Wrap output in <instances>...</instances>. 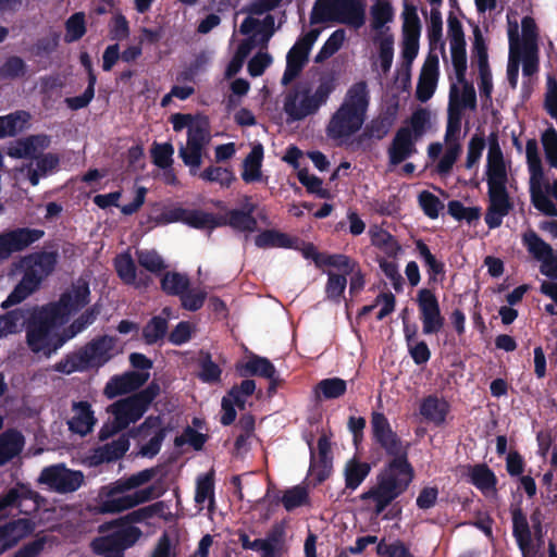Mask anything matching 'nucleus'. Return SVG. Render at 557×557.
Masks as SVG:
<instances>
[{"instance_id": "f257e3e1", "label": "nucleus", "mask_w": 557, "mask_h": 557, "mask_svg": "<svg viewBox=\"0 0 557 557\" xmlns=\"http://www.w3.org/2000/svg\"><path fill=\"white\" fill-rule=\"evenodd\" d=\"M371 433L373 442L391 457L376 476V484L363 492L360 499L374 502V513L381 515L392 503L403 495L414 478V470L408 460V444H404L393 431L383 412L371 414Z\"/></svg>"}, {"instance_id": "f03ea898", "label": "nucleus", "mask_w": 557, "mask_h": 557, "mask_svg": "<svg viewBox=\"0 0 557 557\" xmlns=\"http://www.w3.org/2000/svg\"><path fill=\"white\" fill-rule=\"evenodd\" d=\"M370 104V94L364 81L352 84L343 103L332 115L327 125V135L339 139L354 135L363 125Z\"/></svg>"}, {"instance_id": "7ed1b4c3", "label": "nucleus", "mask_w": 557, "mask_h": 557, "mask_svg": "<svg viewBox=\"0 0 557 557\" xmlns=\"http://www.w3.org/2000/svg\"><path fill=\"white\" fill-rule=\"evenodd\" d=\"M25 324L26 343L34 354H42L49 358L66 343L63 331H55L64 323L46 306L34 310L29 315L26 311Z\"/></svg>"}, {"instance_id": "20e7f679", "label": "nucleus", "mask_w": 557, "mask_h": 557, "mask_svg": "<svg viewBox=\"0 0 557 557\" xmlns=\"http://www.w3.org/2000/svg\"><path fill=\"white\" fill-rule=\"evenodd\" d=\"M58 258V251L45 250L25 256L22 259L25 267L23 276L1 307L8 309L17 305L37 290L41 282L54 271Z\"/></svg>"}, {"instance_id": "39448f33", "label": "nucleus", "mask_w": 557, "mask_h": 557, "mask_svg": "<svg viewBox=\"0 0 557 557\" xmlns=\"http://www.w3.org/2000/svg\"><path fill=\"white\" fill-rule=\"evenodd\" d=\"M114 346V337L97 336L77 350L67 354L53 366V369L63 374L98 370L110 361Z\"/></svg>"}, {"instance_id": "423d86ee", "label": "nucleus", "mask_w": 557, "mask_h": 557, "mask_svg": "<svg viewBox=\"0 0 557 557\" xmlns=\"http://www.w3.org/2000/svg\"><path fill=\"white\" fill-rule=\"evenodd\" d=\"M326 22L359 29L366 23V4L362 0H317L310 13V24Z\"/></svg>"}, {"instance_id": "0eeeda50", "label": "nucleus", "mask_w": 557, "mask_h": 557, "mask_svg": "<svg viewBox=\"0 0 557 557\" xmlns=\"http://www.w3.org/2000/svg\"><path fill=\"white\" fill-rule=\"evenodd\" d=\"M159 394L160 385L152 381L146 388L111 404L108 411L120 424V428L126 430L132 423H136L144 417Z\"/></svg>"}, {"instance_id": "6e6552de", "label": "nucleus", "mask_w": 557, "mask_h": 557, "mask_svg": "<svg viewBox=\"0 0 557 557\" xmlns=\"http://www.w3.org/2000/svg\"><path fill=\"white\" fill-rule=\"evenodd\" d=\"M108 534L91 540L89 547L97 556L124 557L125 550L134 546L143 532L135 525L115 527Z\"/></svg>"}, {"instance_id": "1a4fd4ad", "label": "nucleus", "mask_w": 557, "mask_h": 557, "mask_svg": "<svg viewBox=\"0 0 557 557\" xmlns=\"http://www.w3.org/2000/svg\"><path fill=\"white\" fill-rule=\"evenodd\" d=\"M525 156L530 173V197L532 205L547 216H557L555 203L548 201L540 189V182L543 180L545 173L536 139L531 138L527 140Z\"/></svg>"}, {"instance_id": "9d476101", "label": "nucleus", "mask_w": 557, "mask_h": 557, "mask_svg": "<svg viewBox=\"0 0 557 557\" xmlns=\"http://www.w3.org/2000/svg\"><path fill=\"white\" fill-rule=\"evenodd\" d=\"M165 490L157 484L137 490L133 494L119 496L116 499H104L97 505H88L87 511L92 515L119 513L132 509L138 505L161 497Z\"/></svg>"}, {"instance_id": "9b49d317", "label": "nucleus", "mask_w": 557, "mask_h": 557, "mask_svg": "<svg viewBox=\"0 0 557 557\" xmlns=\"http://www.w3.org/2000/svg\"><path fill=\"white\" fill-rule=\"evenodd\" d=\"M90 289L86 281L78 280L71 288L61 294L58 301L50 302L46 307L63 323L69 321L72 314L81 311L89 304Z\"/></svg>"}, {"instance_id": "f8f14e48", "label": "nucleus", "mask_w": 557, "mask_h": 557, "mask_svg": "<svg viewBox=\"0 0 557 557\" xmlns=\"http://www.w3.org/2000/svg\"><path fill=\"white\" fill-rule=\"evenodd\" d=\"M321 30L312 28L307 34L298 38L286 55V67L281 83L284 86L289 85L296 79L308 62L309 53L317 41Z\"/></svg>"}, {"instance_id": "ddd939ff", "label": "nucleus", "mask_w": 557, "mask_h": 557, "mask_svg": "<svg viewBox=\"0 0 557 557\" xmlns=\"http://www.w3.org/2000/svg\"><path fill=\"white\" fill-rule=\"evenodd\" d=\"M416 304L424 335H434L442 331L445 318L442 314L438 298L431 288H421L417 293Z\"/></svg>"}, {"instance_id": "4468645a", "label": "nucleus", "mask_w": 557, "mask_h": 557, "mask_svg": "<svg viewBox=\"0 0 557 557\" xmlns=\"http://www.w3.org/2000/svg\"><path fill=\"white\" fill-rule=\"evenodd\" d=\"M45 236V231L30 227L7 228L0 232V263L22 252Z\"/></svg>"}, {"instance_id": "2eb2a0df", "label": "nucleus", "mask_w": 557, "mask_h": 557, "mask_svg": "<svg viewBox=\"0 0 557 557\" xmlns=\"http://www.w3.org/2000/svg\"><path fill=\"white\" fill-rule=\"evenodd\" d=\"M38 482L50 491L66 494L77 491L84 483V474L78 470L67 469L63 463L42 469Z\"/></svg>"}, {"instance_id": "dca6fc26", "label": "nucleus", "mask_w": 557, "mask_h": 557, "mask_svg": "<svg viewBox=\"0 0 557 557\" xmlns=\"http://www.w3.org/2000/svg\"><path fill=\"white\" fill-rule=\"evenodd\" d=\"M310 449V467L309 472L313 478V484L320 485L327 480L333 470V461L331 456V442L326 435H322L318 440V458L313 448V436L309 435L306 440Z\"/></svg>"}, {"instance_id": "f3484780", "label": "nucleus", "mask_w": 557, "mask_h": 557, "mask_svg": "<svg viewBox=\"0 0 557 557\" xmlns=\"http://www.w3.org/2000/svg\"><path fill=\"white\" fill-rule=\"evenodd\" d=\"M36 523L30 518L11 519L0 525V555L15 547L22 540L32 535Z\"/></svg>"}, {"instance_id": "a211bd4d", "label": "nucleus", "mask_w": 557, "mask_h": 557, "mask_svg": "<svg viewBox=\"0 0 557 557\" xmlns=\"http://www.w3.org/2000/svg\"><path fill=\"white\" fill-rule=\"evenodd\" d=\"M159 472L158 467L144 469L137 473H134L126 478H121L113 483L101 487L99 492V498L104 499H116L119 494L135 490L148 482H150Z\"/></svg>"}, {"instance_id": "6ab92c4d", "label": "nucleus", "mask_w": 557, "mask_h": 557, "mask_svg": "<svg viewBox=\"0 0 557 557\" xmlns=\"http://www.w3.org/2000/svg\"><path fill=\"white\" fill-rule=\"evenodd\" d=\"M166 508V504L163 500H159L148 506L135 509L127 515L112 521L103 522L98 525L97 530L99 533L103 534L115 527H128L133 523L146 522L153 517L164 518V511Z\"/></svg>"}, {"instance_id": "aec40b11", "label": "nucleus", "mask_w": 557, "mask_h": 557, "mask_svg": "<svg viewBox=\"0 0 557 557\" xmlns=\"http://www.w3.org/2000/svg\"><path fill=\"white\" fill-rule=\"evenodd\" d=\"M149 379L148 372L127 371L120 375H113L107 382L103 395L108 399L125 395L140 388Z\"/></svg>"}, {"instance_id": "412c9836", "label": "nucleus", "mask_w": 557, "mask_h": 557, "mask_svg": "<svg viewBox=\"0 0 557 557\" xmlns=\"http://www.w3.org/2000/svg\"><path fill=\"white\" fill-rule=\"evenodd\" d=\"M51 145V136L47 134L28 135L18 138L7 148V154L14 159H30L37 157V153L42 152Z\"/></svg>"}, {"instance_id": "4be33fe9", "label": "nucleus", "mask_w": 557, "mask_h": 557, "mask_svg": "<svg viewBox=\"0 0 557 557\" xmlns=\"http://www.w3.org/2000/svg\"><path fill=\"white\" fill-rule=\"evenodd\" d=\"M418 139L410 135L409 127H399L387 148L388 163L396 166L417 153Z\"/></svg>"}, {"instance_id": "5701e85b", "label": "nucleus", "mask_w": 557, "mask_h": 557, "mask_svg": "<svg viewBox=\"0 0 557 557\" xmlns=\"http://www.w3.org/2000/svg\"><path fill=\"white\" fill-rule=\"evenodd\" d=\"M300 92L298 90H290L284 100V111L290 121H300L308 115L314 114L319 108L315 104L310 89L306 88L301 91V100L298 103Z\"/></svg>"}, {"instance_id": "b1692460", "label": "nucleus", "mask_w": 557, "mask_h": 557, "mask_svg": "<svg viewBox=\"0 0 557 557\" xmlns=\"http://www.w3.org/2000/svg\"><path fill=\"white\" fill-rule=\"evenodd\" d=\"M407 309L403 312V331L408 352L417 366L425 364L431 359V350L424 341H417L418 325L410 324L405 318Z\"/></svg>"}, {"instance_id": "393cba45", "label": "nucleus", "mask_w": 557, "mask_h": 557, "mask_svg": "<svg viewBox=\"0 0 557 557\" xmlns=\"http://www.w3.org/2000/svg\"><path fill=\"white\" fill-rule=\"evenodd\" d=\"M450 411L449 403L440 398L435 394L425 396L419 407V412L423 420L435 426H442L446 422L447 414Z\"/></svg>"}, {"instance_id": "a878e982", "label": "nucleus", "mask_w": 557, "mask_h": 557, "mask_svg": "<svg viewBox=\"0 0 557 557\" xmlns=\"http://www.w3.org/2000/svg\"><path fill=\"white\" fill-rule=\"evenodd\" d=\"M397 114V106L393 108H387L386 111L381 113L379 116L368 123L362 132L359 135L357 141L358 144L362 143L364 139L375 138L377 140L383 139L391 131L392 126L395 123Z\"/></svg>"}, {"instance_id": "bb28decb", "label": "nucleus", "mask_w": 557, "mask_h": 557, "mask_svg": "<svg viewBox=\"0 0 557 557\" xmlns=\"http://www.w3.org/2000/svg\"><path fill=\"white\" fill-rule=\"evenodd\" d=\"M74 416L69 420V429L76 434L87 435L96 423L91 405L86 400L74 401L72 406Z\"/></svg>"}, {"instance_id": "cd10ccee", "label": "nucleus", "mask_w": 557, "mask_h": 557, "mask_svg": "<svg viewBox=\"0 0 557 557\" xmlns=\"http://www.w3.org/2000/svg\"><path fill=\"white\" fill-rule=\"evenodd\" d=\"M508 177L506 178H487L488 186V208L500 214H509L513 205L506 187Z\"/></svg>"}, {"instance_id": "c85d7f7f", "label": "nucleus", "mask_w": 557, "mask_h": 557, "mask_svg": "<svg viewBox=\"0 0 557 557\" xmlns=\"http://www.w3.org/2000/svg\"><path fill=\"white\" fill-rule=\"evenodd\" d=\"M333 263H335L333 268L337 269L339 272H344L346 277L347 275H350L349 293L351 295H357L364 288L366 276L357 260L347 255L341 253L337 261H334Z\"/></svg>"}, {"instance_id": "c756f323", "label": "nucleus", "mask_w": 557, "mask_h": 557, "mask_svg": "<svg viewBox=\"0 0 557 557\" xmlns=\"http://www.w3.org/2000/svg\"><path fill=\"white\" fill-rule=\"evenodd\" d=\"M512 535L523 557H528L532 544V534L527 516L520 507L511 509Z\"/></svg>"}, {"instance_id": "7c9ffc66", "label": "nucleus", "mask_w": 557, "mask_h": 557, "mask_svg": "<svg viewBox=\"0 0 557 557\" xmlns=\"http://www.w3.org/2000/svg\"><path fill=\"white\" fill-rule=\"evenodd\" d=\"M416 249L426 269L428 283L436 284L438 282H443L446 272L445 263L436 259V257L431 252L429 246L422 239L416 242Z\"/></svg>"}, {"instance_id": "2f4dec72", "label": "nucleus", "mask_w": 557, "mask_h": 557, "mask_svg": "<svg viewBox=\"0 0 557 557\" xmlns=\"http://www.w3.org/2000/svg\"><path fill=\"white\" fill-rule=\"evenodd\" d=\"M25 445L23 434L14 429H10L0 434V467L17 457Z\"/></svg>"}, {"instance_id": "473e14b6", "label": "nucleus", "mask_w": 557, "mask_h": 557, "mask_svg": "<svg viewBox=\"0 0 557 557\" xmlns=\"http://www.w3.org/2000/svg\"><path fill=\"white\" fill-rule=\"evenodd\" d=\"M256 207L250 203L246 206L245 210L232 209L226 213V216H222L223 226L228 225L232 228L239 232L252 233L257 230V220L253 216Z\"/></svg>"}, {"instance_id": "72a5a7b5", "label": "nucleus", "mask_w": 557, "mask_h": 557, "mask_svg": "<svg viewBox=\"0 0 557 557\" xmlns=\"http://www.w3.org/2000/svg\"><path fill=\"white\" fill-rule=\"evenodd\" d=\"M462 85V92L460 94L456 84L450 86L449 91V107L453 104V111L462 113V110L470 109L475 110L476 108V94L473 84L465 81L458 82Z\"/></svg>"}, {"instance_id": "f704fd0d", "label": "nucleus", "mask_w": 557, "mask_h": 557, "mask_svg": "<svg viewBox=\"0 0 557 557\" xmlns=\"http://www.w3.org/2000/svg\"><path fill=\"white\" fill-rule=\"evenodd\" d=\"M32 115L28 111L17 110L0 116V138L14 137L29 127Z\"/></svg>"}, {"instance_id": "c9c22d12", "label": "nucleus", "mask_w": 557, "mask_h": 557, "mask_svg": "<svg viewBox=\"0 0 557 557\" xmlns=\"http://www.w3.org/2000/svg\"><path fill=\"white\" fill-rule=\"evenodd\" d=\"M240 376L272 377L276 373L274 364L265 357L252 354L245 363L236 366Z\"/></svg>"}, {"instance_id": "e433bc0d", "label": "nucleus", "mask_w": 557, "mask_h": 557, "mask_svg": "<svg viewBox=\"0 0 557 557\" xmlns=\"http://www.w3.org/2000/svg\"><path fill=\"white\" fill-rule=\"evenodd\" d=\"M255 244L259 248L278 247L290 249L298 248L299 238L290 237L276 230H265L256 236Z\"/></svg>"}, {"instance_id": "4c0bfd02", "label": "nucleus", "mask_w": 557, "mask_h": 557, "mask_svg": "<svg viewBox=\"0 0 557 557\" xmlns=\"http://www.w3.org/2000/svg\"><path fill=\"white\" fill-rule=\"evenodd\" d=\"M129 433L121 434L116 440L100 446L95 457L98 462H112L121 459L129 448Z\"/></svg>"}, {"instance_id": "58836bf2", "label": "nucleus", "mask_w": 557, "mask_h": 557, "mask_svg": "<svg viewBox=\"0 0 557 557\" xmlns=\"http://www.w3.org/2000/svg\"><path fill=\"white\" fill-rule=\"evenodd\" d=\"M263 160V146L261 144L255 145L243 162L242 178L245 183H253L261 180Z\"/></svg>"}, {"instance_id": "ea45409f", "label": "nucleus", "mask_w": 557, "mask_h": 557, "mask_svg": "<svg viewBox=\"0 0 557 557\" xmlns=\"http://www.w3.org/2000/svg\"><path fill=\"white\" fill-rule=\"evenodd\" d=\"M183 223L196 230L212 231L219 226H223L224 222H222V216L214 213L198 209H187Z\"/></svg>"}, {"instance_id": "a19ab883", "label": "nucleus", "mask_w": 557, "mask_h": 557, "mask_svg": "<svg viewBox=\"0 0 557 557\" xmlns=\"http://www.w3.org/2000/svg\"><path fill=\"white\" fill-rule=\"evenodd\" d=\"M470 482L481 492H496L497 476L486 463H478L470 467Z\"/></svg>"}, {"instance_id": "79ce46f5", "label": "nucleus", "mask_w": 557, "mask_h": 557, "mask_svg": "<svg viewBox=\"0 0 557 557\" xmlns=\"http://www.w3.org/2000/svg\"><path fill=\"white\" fill-rule=\"evenodd\" d=\"M370 471L371 466L368 462L359 461L356 458L348 460L344 469L346 488L350 491L358 488Z\"/></svg>"}, {"instance_id": "37998d69", "label": "nucleus", "mask_w": 557, "mask_h": 557, "mask_svg": "<svg viewBox=\"0 0 557 557\" xmlns=\"http://www.w3.org/2000/svg\"><path fill=\"white\" fill-rule=\"evenodd\" d=\"M37 494L24 484H16V486L8 490L4 494L0 495V518L4 517V510L9 507L22 506L25 499H34Z\"/></svg>"}, {"instance_id": "c03bdc74", "label": "nucleus", "mask_w": 557, "mask_h": 557, "mask_svg": "<svg viewBox=\"0 0 557 557\" xmlns=\"http://www.w3.org/2000/svg\"><path fill=\"white\" fill-rule=\"evenodd\" d=\"M161 290L169 296H180L190 287L189 277L186 274L169 271L160 281Z\"/></svg>"}, {"instance_id": "a18cd8bd", "label": "nucleus", "mask_w": 557, "mask_h": 557, "mask_svg": "<svg viewBox=\"0 0 557 557\" xmlns=\"http://www.w3.org/2000/svg\"><path fill=\"white\" fill-rule=\"evenodd\" d=\"M114 270L119 278L126 285H137V268L129 252L117 255L114 260Z\"/></svg>"}, {"instance_id": "49530a36", "label": "nucleus", "mask_w": 557, "mask_h": 557, "mask_svg": "<svg viewBox=\"0 0 557 557\" xmlns=\"http://www.w3.org/2000/svg\"><path fill=\"white\" fill-rule=\"evenodd\" d=\"M272 502L275 505H278L281 502L287 511H293L298 507L309 504V493L306 487L296 485L286 490L281 498L278 495H275Z\"/></svg>"}, {"instance_id": "de8ad7c7", "label": "nucleus", "mask_w": 557, "mask_h": 557, "mask_svg": "<svg viewBox=\"0 0 557 557\" xmlns=\"http://www.w3.org/2000/svg\"><path fill=\"white\" fill-rule=\"evenodd\" d=\"M301 252L302 257L308 260H312L317 268L323 267L333 268L341 253H323L319 252L317 247L312 243H306L299 239L298 248H294Z\"/></svg>"}, {"instance_id": "09e8293b", "label": "nucleus", "mask_w": 557, "mask_h": 557, "mask_svg": "<svg viewBox=\"0 0 557 557\" xmlns=\"http://www.w3.org/2000/svg\"><path fill=\"white\" fill-rule=\"evenodd\" d=\"M168 329L169 322L166 317L154 315L143 327V339L147 345H154L165 337Z\"/></svg>"}, {"instance_id": "8fccbe9b", "label": "nucleus", "mask_w": 557, "mask_h": 557, "mask_svg": "<svg viewBox=\"0 0 557 557\" xmlns=\"http://www.w3.org/2000/svg\"><path fill=\"white\" fill-rule=\"evenodd\" d=\"M99 308L97 305L86 309L78 318H76L67 327L63 329L65 341L74 338L77 334L85 331L91 325L99 314Z\"/></svg>"}, {"instance_id": "3c124183", "label": "nucleus", "mask_w": 557, "mask_h": 557, "mask_svg": "<svg viewBox=\"0 0 557 557\" xmlns=\"http://www.w3.org/2000/svg\"><path fill=\"white\" fill-rule=\"evenodd\" d=\"M346 391L347 383L345 380L339 377H330L321 380L314 388L317 397L324 399L339 398L346 393Z\"/></svg>"}, {"instance_id": "603ef678", "label": "nucleus", "mask_w": 557, "mask_h": 557, "mask_svg": "<svg viewBox=\"0 0 557 557\" xmlns=\"http://www.w3.org/2000/svg\"><path fill=\"white\" fill-rule=\"evenodd\" d=\"M487 178H506L507 170L499 145H491L486 162Z\"/></svg>"}, {"instance_id": "864d4df0", "label": "nucleus", "mask_w": 557, "mask_h": 557, "mask_svg": "<svg viewBox=\"0 0 557 557\" xmlns=\"http://www.w3.org/2000/svg\"><path fill=\"white\" fill-rule=\"evenodd\" d=\"M370 14L371 28L377 32L381 30L385 24L392 22L394 17V10L388 1L379 0L371 7Z\"/></svg>"}, {"instance_id": "5fc2aeb1", "label": "nucleus", "mask_w": 557, "mask_h": 557, "mask_svg": "<svg viewBox=\"0 0 557 557\" xmlns=\"http://www.w3.org/2000/svg\"><path fill=\"white\" fill-rule=\"evenodd\" d=\"M523 244L527 246L528 251L540 261L554 253L552 246L543 240L534 231L523 235Z\"/></svg>"}, {"instance_id": "6e6d98bb", "label": "nucleus", "mask_w": 557, "mask_h": 557, "mask_svg": "<svg viewBox=\"0 0 557 557\" xmlns=\"http://www.w3.org/2000/svg\"><path fill=\"white\" fill-rule=\"evenodd\" d=\"M199 379L205 383H215L221 379L222 370L218 363L212 360L211 354L208 351H200L199 354Z\"/></svg>"}, {"instance_id": "4d7b16f0", "label": "nucleus", "mask_w": 557, "mask_h": 557, "mask_svg": "<svg viewBox=\"0 0 557 557\" xmlns=\"http://www.w3.org/2000/svg\"><path fill=\"white\" fill-rule=\"evenodd\" d=\"M450 54L456 79L457 82H462L467 74L466 40L450 41Z\"/></svg>"}, {"instance_id": "13d9d810", "label": "nucleus", "mask_w": 557, "mask_h": 557, "mask_svg": "<svg viewBox=\"0 0 557 557\" xmlns=\"http://www.w3.org/2000/svg\"><path fill=\"white\" fill-rule=\"evenodd\" d=\"M135 255L139 265L153 274H159L166 268L164 260L156 250L137 249Z\"/></svg>"}, {"instance_id": "bf43d9fd", "label": "nucleus", "mask_w": 557, "mask_h": 557, "mask_svg": "<svg viewBox=\"0 0 557 557\" xmlns=\"http://www.w3.org/2000/svg\"><path fill=\"white\" fill-rule=\"evenodd\" d=\"M448 214L457 221H466L472 224L481 216V209L479 207H465L459 200H450L447 205Z\"/></svg>"}, {"instance_id": "052dcab7", "label": "nucleus", "mask_w": 557, "mask_h": 557, "mask_svg": "<svg viewBox=\"0 0 557 557\" xmlns=\"http://www.w3.org/2000/svg\"><path fill=\"white\" fill-rule=\"evenodd\" d=\"M298 181L301 185H304L309 194H313L322 199L331 198V193L329 189L323 188V181L315 176L310 175L308 169H299L297 173Z\"/></svg>"}, {"instance_id": "680f3d73", "label": "nucleus", "mask_w": 557, "mask_h": 557, "mask_svg": "<svg viewBox=\"0 0 557 557\" xmlns=\"http://www.w3.org/2000/svg\"><path fill=\"white\" fill-rule=\"evenodd\" d=\"M199 177L205 182L218 183L222 187H230L235 181L234 173L231 169L213 165L206 168L199 174Z\"/></svg>"}, {"instance_id": "e2e57ef3", "label": "nucleus", "mask_w": 557, "mask_h": 557, "mask_svg": "<svg viewBox=\"0 0 557 557\" xmlns=\"http://www.w3.org/2000/svg\"><path fill=\"white\" fill-rule=\"evenodd\" d=\"M86 34L85 14L76 12L65 22L64 41L71 44L79 40Z\"/></svg>"}, {"instance_id": "0e129e2a", "label": "nucleus", "mask_w": 557, "mask_h": 557, "mask_svg": "<svg viewBox=\"0 0 557 557\" xmlns=\"http://www.w3.org/2000/svg\"><path fill=\"white\" fill-rule=\"evenodd\" d=\"M345 37L346 33L344 29L339 28L334 30L317 53L314 62L321 63L336 53L343 46Z\"/></svg>"}, {"instance_id": "69168bd1", "label": "nucleus", "mask_w": 557, "mask_h": 557, "mask_svg": "<svg viewBox=\"0 0 557 557\" xmlns=\"http://www.w3.org/2000/svg\"><path fill=\"white\" fill-rule=\"evenodd\" d=\"M209 122L207 117H199L196 124L187 132V145L202 148L209 141Z\"/></svg>"}, {"instance_id": "338daca9", "label": "nucleus", "mask_w": 557, "mask_h": 557, "mask_svg": "<svg viewBox=\"0 0 557 557\" xmlns=\"http://www.w3.org/2000/svg\"><path fill=\"white\" fill-rule=\"evenodd\" d=\"M327 281L325 284V294L327 299L333 300L335 302H339L346 286H347V277L344 272L335 273L333 271H327Z\"/></svg>"}, {"instance_id": "774afa93", "label": "nucleus", "mask_w": 557, "mask_h": 557, "mask_svg": "<svg viewBox=\"0 0 557 557\" xmlns=\"http://www.w3.org/2000/svg\"><path fill=\"white\" fill-rule=\"evenodd\" d=\"M541 141L548 165L557 169V131L549 125L541 135Z\"/></svg>"}]
</instances>
